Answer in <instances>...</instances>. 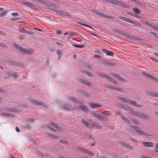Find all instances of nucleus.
<instances>
[{"label": "nucleus", "instance_id": "f257e3e1", "mask_svg": "<svg viewBox=\"0 0 158 158\" xmlns=\"http://www.w3.org/2000/svg\"><path fill=\"white\" fill-rule=\"evenodd\" d=\"M131 114H134V115L140 117L142 119H148L151 118V117L145 114L143 112L138 111H133L132 110Z\"/></svg>", "mask_w": 158, "mask_h": 158}, {"label": "nucleus", "instance_id": "f03ea898", "mask_svg": "<svg viewBox=\"0 0 158 158\" xmlns=\"http://www.w3.org/2000/svg\"><path fill=\"white\" fill-rule=\"evenodd\" d=\"M129 127L132 128V130H135L136 132L141 135H144L148 136H152L151 134L148 133L143 132L141 128L138 126L130 125L129 126Z\"/></svg>", "mask_w": 158, "mask_h": 158}, {"label": "nucleus", "instance_id": "7ed1b4c3", "mask_svg": "<svg viewBox=\"0 0 158 158\" xmlns=\"http://www.w3.org/2000/svg\"><path fill=\"white\" fill-rule=\"evenodd\" d=\"M14 47L21 52L28 55H30L33 52V50L32 49H26L23 48L19 45L16 44L14 45Z\"/></svg>", "mask_w": 158, "mask_h": 158}, {"label": "nucleus", "instance_id": "20e7f679", "mask_svg": "<svg viewBox=\"0 0 158 158\" xmlns=\"http://www.w3.org/2000/svg\"><path fill=\"white\" fill-rule=\"evenodd\" d=\"M30 102L32 104L35 106H41L44 107H48L47 105L43 102L36 99H31L30 100Z\"/></svg>", "mask_w": 158, "mask_h": 158}, {"label": "nucleus", "instance_id": "39448f33", "mask_svg": "<svg viewBox=\"0 0 158 158\" xmlns=\"http://www.w3.org/2000/svg\"><path fill=\"white\" fill-rule=\"evenodd\" d=\"M118 17L119 18H120V19H121L122 20H123L124 21L128 22L130 23H132L133 24H134L135 25L138 26H141V24H140V23H138L136 22L132 21L130 20L129 19L127 18L126 17H121L120 16H119Z\"/></svg>", "mask_w": 158, "mask_h": 158}, {"label": "nucleus", "instance_id": "423d86ee", "mask_svg": "<svg viewBox=\"0 0 158 158\" xmlns=\"http://www.w3.org/2000/svg\"><path fill=\"white\" fill-rule=\"evenodd\" d=\"M60 108L61 109L67 111H70L75 110L74 107H72L71 106L68 104H64L61 106Z\"/></svg>", "mask_w": 158, "mask_h": 158}, {"label": "nucleus", "instance_id": "0eeeda50", "mask_svg": "<svg viewBox=\"0 0 158 158\" xmlns=\"http://www.w3.org/2000/svg\"><path fill=\"white\" fill-rule=\"evenodd\" d=\"M92 11H94V13H96L97 15H101L104 18H106L109 19H113L114 18V17L113 16H111L109 15H106L104 14L101 13L100 12L98 11V10H93Z\"/></svg>", "mask_w": 158, "mask_h": 158}, {"label": "nucleus", "instance_id": "6e6552de", "mask_svg": "<svg viewBox=\"0 0 158 158\" xmlns=\"http://www.w3.org/2000/svg\"><path fill=\"white\" fill-rule=\"evenodd\" d=\"M118 143L119 144L124 146L129 150H132L134 149V147L133 146L130 145L129 143H125L124 141H120Z\"/></svg>", "mask_w": 158, "mask_h": 158}, {"label": "nucleus", "instance_id": "1a4fd4ad", "mask_svg": "<svg viewBox=\"0 0 158 158\" xmlns=\"http://www.w3.org/2000/svg\"><path fill=\"white\" fill-rule=\"evenodd\" d=\"M143 75H145L148 78L154 81L157 83H158V79L156 77L151 75L147 73L143 72Z\"/></svg>", "mask_w": 158, "mask_h": 158}, {"label": "nucleus", "instance_id": "9d476101", "mask_svg": "<svg viewBox=\"0 0 158 158\" xmlns=\"http://www.w3.org/2000/svg\"><path fill=\"white\" fill-rule=\"evenodd\" d=\"M111 74L113 77L116 78L118 79H119L121 81L125 82L126 81V80L125 79L122 77H121L120 75L119 74L114 73H112Z\"/></svg>", "mask_w": 158, "mask_h": 158}, {"label": "nucleus", "instance_id": "9b49d317", "mask_svg": "<svg viewBox=\"0 0 158 158\" xmlns=\"http://www.w3.org/2000/svg\"><path fill=\"white\" fill-rule=\"evenodd\" d=\"M32 1L37 2H40L41 4L45 5H51L52 3L49 2L42 0H31Z\"/></svg>", "mask_w": 158, "mask_h": 158}, {"label": "nucleus", "instance_id": "f8f14e48", "mask_svg": "<svg viewBox=\"0 0 158 158\" xmlns=\"http://www.w3.org/2000/svg\"><path fill=\"white\" fill-rule=\"evenodd\" d=\"M80 82L81 84H84L88 86L91 85L90 82L86 79H81L79 81Z\"/></svg>", "mask_w": 158, "mask_h": 158}, {"label": "nucleus", "instance_id": "ddd939ff", "mask_svg": "<svg viewBox=\"0 0 158 158\" xmlns=\"http://www.w3.org/2000/svg\"><path fill=\"white\" fill-rule=\"evenodd\" d=\"M80 150L82 151L83 153L87 154L89 155H91V156H92L94 154L91 151H90L87 149L81 148H80Z\"/></svg>", "mask_w": 158, "mask_h": 158}, {"label": "nucleus", "instance_id": "4468645a", "mask_svg": "<svg viewBox=\"0 0 158 158\" xmlns=\"http://www.w3.org/2000/svg\"><path fill=\"white\" fill-rule=\"evenodd\" d=\"M4 110H7L8 111L10 112H20V110L19 109H16L13 107L6 108L4 109Z\"/></svg>", "mask_w": 158, "mask_h": 158}, {"label": "nucleus", "instance_id": "2eb2a0df", "mask_svg": "<svg viewBox=\"0 0 158 158\" xmlns=\"http://www.w3.org/2000/svg\"><path fill=\"white\" fill-rule=\"evenodd\" d=\"M143 145L146 147H152L153 146V143L150 142H143L142 143Z\"/></svg>", "mask_w": 158, "mask_h": 158}, {"label": "nucleus", "instance_id": "dca6fc26", "mask_svg": "<svg viewBox=\"0 0 158 158\" xmlns=\"http://www.w3.org/2000/svg\"><path fill=\"white\" fill-rule=\"evenodd\" d=\"M20 32L22 33H24L26 34H28L31 35L34 34L33 32L28 31L25 26L23 27L22 31H21Z\"/></svg>", "mask_w": 158, "mask_h": 158}, {"label": "nucleus", "instance_id": "f3484780", "mask_svg": "<svg viewBox=\"0 0 158 158\" xmlns=\"http://www.w3.org/2000/svg\"><path fill=\"white\" fill-rule=\"evenodd\" d=\"M78 109L79 110H82L85 113H87L88 111L87 108L85 106L83 105H80L78 106Z\"/></svg>", "mask_w": 158, "mask_h": 158}, {"label": "nucleus", "instance_id": "a211bd4d", "mask_svg": "<svg viewBox=\"0 0 158 158\" xmlns=\"http://www.w3.org/2000/svg\"><path fill=\"white\" fill-rule=\"evenodd\" d=\"M23 4L27 6L30 7L32 9H35V10L37 9V6H35L34 5L30 3L27 2H24L23 3Z\"/></svg>", "mask_w": 158, "mask_h": 158}, {"label": "nucleus", "instance_id": "6ab92c4d", "mask_svg": "<svg viewBox=\"0 0 158 158\" xmlns=\"http://www.w3.org/2000/svg\"><path fill=\"white\" fill-rule=\"evenodd\" d=\"M50 125H52V126L56 128L57 130L59 131H62L63 130L62 128L59 125L55 122H52L50 123Z\"/></svg>", "mask_w": 158, "mask_h": 158}, {"label": "nucleus", "instance_id": "aec40b11", "mask_svg": "<svg viewBox=\"0 0 158 158\" xmlns=\"http://www.w3.org/2000/svg\"><path fill=\"white\" fill-rule=\"evenodd\" d=\"M120 106L121 108L125 110H128V111H130L131 112V111H132V109L125 104H121Z\"/></svg>", "mask_w": 158, "mask_h": 158}, {"label": "nucleus", "instance_id": "412c9836", "mask_svg": "<svg viewBox=\"0 0 158 158\" xmlns=\"http://www.w3.org/2000/svg\"><path fill=\"white\" fill-rule=\"evenodd\" d=\"M100 61L103 64L113 65L112 63L110 62L108 60H105L104 58H102V59L100 60Z\"/></svg>", "mask_w": 158, "mask_h": 158}, {"label": "nucleus", "instance_id": "4be33fe9", "mask_svg": "<svg viewBox=\"0 0 158 158\" xmlns=\"http://www.w3.org/2000/svg\"><path fill=\"white\" fill-rule=\"evenodd\" d=\"M81 122L86 127L89 128H91V126L90 124L88 122L84 120L83 119H82Z\"/></svg>", "mask_w": 158, "mask_h": 158}, {"label": "nucleus", "instance_id": "5701e85b", "mask_svg": "<svg viewBox=\"0 0 158 158\" xmlns=\"http://www.w3.org/2000/svg\"><path fill=\"white\" fill-rule=\"evenodd\" d=\"M66 99L68 100H71L73 102H74L75 103H80V102L79 101H77L75 98H74L73 97H71L69 96H68L66 97Z\"/></svg>", "mask_w": 158, "mask_h": 158}, {"label": "nucleus", "instance_id": "b1692460", "mask_svg": "<svg viewBox=\"0 0 158 158\" xmlns=\"http://www.w3.org/2000/svg\"><path fill=\"white\" fill-rule=\"evenodd\" d=\"M89 106L91 108H95L100 107L101 105L98 104L90 103H89Z\"/></svg>", "mask_w": 158, "mask_h": 158}, {"label": "nucleus", "instance_id": "393cba45", "mask_svg": "<svg viewBox=\"0 0 158 158\" xmlns=\"http://www.w3.org/2000/svg\"><path fill=\"white\" fill-rule=\"evenodd\" d=\"M145 24L147 25L149 27L151 28L155 29H157V27H156L154 25H152V24H151L150 23H149L148 22H145Z\"/></svg>", "mask_w": 158, "mask_h": 158}, {"label": "nucleus", "instance_id": "a878e982", "mask_svg": "<svg viewBox=\"0 0 158 158\" xmlns=\"http://www.w3.org/2000/svg\"><path fill=\"white\" fill-rule=\"evenodd\" d=\"M102 51L104 53H106V55L107 56H113L114 54L112 52L110 51H107L105 49H103Z\"/></svg>", "mask_w": 158, "mask_h": 158}, {"label": "nucleus", "instance_id": "bb28decb", "mask_svg": "<svg viewBox=\"0 0 158 158\" xmlns=\"http://www.w3.org/2000/svg\"><path fill=\"white\" fill-rule=\"evenodd\" d=\"M81 72L84 74L87 75L88 76H89L90 77H92L93 76V75L92 73L89 72L87 71L82 70L81 71Z\"/></svg>", "mask_w": 158, "mask_h": 158}, {"label": "nucleus", "instance_id": "cd10ccee", "mask_svg": "<svg viewBox=\"0 0 158 158\" xmlns=\"http://www.w3.org/2000/svg\"><path fill=\"white\" fill-rule=\"evenodd\" d=\"M128 38L134 40L139 41L141 40V39L135 35H130Z\"/></svg>", "mask_w": 158, "mask_h": 158}, {"label": "nucleus", "instance_id": "c85d7f7f", "mask_svg": "<svg viewBox=\"0 0 158 158\" xmlns=\"http://www.w3.org/2000/svg\"><path fill=\"white\" fill-rule=\"evenodd\" d=\"M98 76L101 77L102 78H108V75L106 74L105 73H98Z\"/></svg>", "mask_w": 158, "mask_h": 158}, {"label": "nucleus", "instance_id": "c756f323", "mask_svg": "<svg viewBox=\"0 0 158 158\" xmlns=\"http://www.w3.org/2000/svg\"><path fill=\"white\" fill-rule=\"evenodd\" d=\"M2 116L4 117H10L11 116H14V115L10 113H3L1 114Z\"/></svg>", "mask_w": 158, "mask_h": 158}, {"label": "nucleus", "instance_id": "7c9ffc66", "mask_svg": "<svg viewBox=\"0 0 158 158\" xmlns=\"http://www.w3.org/2000/svg\"><path fill=\"white\" fill-rule=\"evenodd\" d=\"M46 134L52 139H58L59 138L58 136H55L54 135L51 134L49 133H47Z\"/></svg>", "mask_w": 158, "mask_h": 158}, {"label": "nucleus", "instance_id": "2f4dec72", "mask_svg": "<svg viewBox=\"0 0 158 158\" xmlns=\"http://www.w3.org/2000/svg\"><path fill=\"white\" fill-rule=\"evenodd\" d=\"M99 120H102L103 121H106L107 120V118L106 116L100 114Z\"/></svg>", "mask_w": 158, "mask_h": 158}, {"label": "nucleus", "instance_id": "473e14b6", "mask_svg": "<svg viewBox=\"0 0 158 158\" xmlns=\"http://www.w3.org/2000/svg\"><path fill=\"white\" fill-rule=\"evenodd\" d=\"M119 33L121 35L126 36L127 37H129L130 34H128L127 33L125 32L124 31H119Z\"/></svg>", "mask_w": 158, "mask_h": 158}, {"label": "nucleus", "instance_id": "72a5a7b5", "mask_svg": "<svg viewBox=\"0 0 158 158\" xmlns=\"http://www.w3.org/2000/svg\"><path fill=\"white\" fill-rule=\"evenodd\" d=\"M108 81L110 82H111L114 83V84H117V82L115 81L113 79L110 77L108 76V78H106Z\"/></svg>", "mask_w": 158, "mask_h": 158}, {"label": "nucleus", "instance_id": "f704fd0d", "mask_svg": "<svg viewBox=\"0 0 158 158\" xmlns=\"http://www.w3.org/2000/svg\"><path fill=\"white\" fill-rule=\"evenodd\" d=\"M93 126L96 129H102V126L99 125L98 123H95L94 124Z\"/></svg>", "mask_w": 158, "mask_h": 158}, {"label": "nucleus", "instance_id": "c9c22d12", "mask_svg": "<svg viewBox=\"0 0 158 158\" xmlns=\"http://www.w3.org/2000/svg\"><path fill=\"white\" fill-rule=\"evenodd\" d=\"M19 75L20 74L18 73H13L11 74V76L15 78L18 77Z\"/></svg>", "mask_w": 158, "mask_h": 158}, {"label": "nucleus", "instance_id": "e433bc0d", "mask_svg": "<svg viewBox=\"0 0 158 158\" xmlns=\"http://www.w3.org/2000/svg\"><path fill=\"white\" fill-rule=\"evenodd\" d=\"M102 114L103 115L106 116H110L111 115V112L107 111H106L102 112Z\"/></svg>", "mask_w": 158, "mask_h": 158}, {"label": "nucleus", "instance_id": "4c0bfd02", "mask_svg": "<svg viewBox=\"0 0 158 158\" xmlns=\"http://www.w3.org/2000/svg\"><path fill=\"white\" fill-rule=\"evenodd\" d=\"M133 11L134 13L137 14H139L140 12V10L136 7L133 8Z\"/></svg>", "mask_w": 158, "mask_h": 158}, {"label": "nucleus", "instance_id": "58836bf2", "mask_svg": "<svg viewBox=\"0 0 158 158\" xmlns=\"http://www.w3.org/2000/svg\"><path fill=\"white\" fill-rule=\"evenodd\" d=\"M92 114L95 118L99 119L100 114H99L95 112L93 113Z\"/></svg>", "mask_w": 158, "mask_h": 158}, {"label": "nucleus", "instance_id": "ea45409f", "mask_svg": "<svg viewBox=\"0 0 158 158\" xmlns=\"http://www.w3.org/2000/svg\"><path fill=\"white\" fill-rule=\"evenodd\" d=\"M85 45L84 44L77 45L74 44L73 46L77 48H83Z\"/></svg>", "mask_w": 158, "mask_h": 158}, {"label": "nucleus", "instance_id": "a19ab883", "mask_svg": "<svg viewBox=\"0 0 158 158\" xmlns=\"http://www.w3.org/2000/svg\"><path fill=\"white\" fill-rule=\"evenodd\" d=\"M51 10H52V11H53L55 12H56V13H57V14H60V15H61V11H62V10H61L59 9L54 10V9H51Z\"/></svg>", "mask_w": 158, "mask_h": 158}, {"label": "nucleus", "instance_id": "79ce46f5", "mask_svg": "<svg viewBox=\"0 0 158 158\" xmlns=\"http://www.w3.org/2000/svg\"><path fill=\"white\" fill-rule=\"evenodd\" d=\"M151 96H154L158 97V93H150L149 94Z\"/></svg>", "mask_w": 158, "mask_h": 158}, {"label": "nucleus", "instance_id": "37998d69", "mask_svg": "<svg viewBox=\"0 0 158 158\" xmlns=\"http://www.w3.org/2000/svg\"><path fill=\"white\" fill-rule=\"evenodd\" d=\"M57 54L60 57L62 55V52L60 50H57L56 51Z\"/></svg>", "mask_w": 158, "mask_h": 158}, {"label": "nucleus", "instance_id": "c03bdc74", "mask_svg": "<svg viewBox=\"0 0 158 158\" xmlns=\"http://www.w3.org/2000/svg\"><path fill=\"white\" fill-rule=\"evenodd\" d=\"M130 140L131 141L135 142V143H138L139 142L136 139H135L131 137H130L129 138Z\"/></svg>", "mask_w": 158, "mask_h": 158}, {"label": "nucleus", "instance_id": "a18cd8bd", "mask_svg": "<svg viewBox=\"0 0 158 158\" xmlns=\"http://www.w3.org/2000/svg\"><path fill=\"white\" fill-rule=\"evenodd\" d=\"M8 12L7 11H4L0 13V17H2L3 16L6 15V13Z\"/></svg>", "mask_w": 158, "mask_h": 158}, {"label": "nucleus", "instance_id": "49530a36", "mask_svg": "<svg viewBox=\"0 0 158 158\" xmlns=\"http://www.w3.org/2000/svg\"><path fill=\"white\" fill-rule=\"evenodd\" d=\"M129 104L135 106H137V104L136 102L134 101H132L131 100Z\"/></svg>", "mask_w": 158, "mask_h": 158}, {"label": "nucleus", "instance_id": "de8ad7c7", "mask_svg": "<svg viewBox=\"0 0 158 158\" xmlns=\"http://www.w3.org/2000/svg\"><path fill=\"white\" fill-rule=\"evenodd\" d=\"M136 4L140 5L141 6H143V5L144 6H146V5L144 4L143 3L141 2L140 1L138 0V1H137V3Z\"/></svg>", "mask_w": 158, "mask_h": 158}, {"label": "nucleus", "instance_id": "09e8293b", "mask_svg": "<svg viewBox=\"0 0 158 158\" xmlns=\"http://www.w3.org/2000/svg\"><path fill=\"white\" fill-rule=\"evenodd\" d=\"M77 23H78L79 24H81V25H82L83 26H86V27H89V28H90L92 29V28L90 26L88 25L87 24H84L82 22H78Z\"/></svg>", "mask_w": 158, "mask_h": 158}, {"label": "nucleus", "instance_id": "8fccbe9b", "mask_svg": "<svg viewBox=\"0 0 158 158\" xmlns=\"http://www.w3.org/2000/svg\"><path fill=\"white\" fill-rule=\"evenodd\" d=\"M0 46L6 48L7 46L6 44L0 42Z\"/></svg>", "mask_w": 158, "mask_h": 158}, {"label": "nucleus", "instance_id": "3c124183", "mask_svg": "<svg viewBox=\"0 0 158 158\" xmlns=\"http://www.w3.org/2000/svg\"><path fill=\"white\" fill-rule=\"evenodd\" d=\"M61 15L65 16H69V14L64 12V11H62L61 13Z\"/></svg>", "mask_w": 158, "mask_h": 158}, {"label": "nucleus", "instance_id": "603ef678", "mask_svg": "<svg viewBox=\"0 0 158 158\" xmlns=\"http://www.w3.org/2000/svg\"><path fill=\"white\" fill-rule=\"evenodd\" d=\"M131 121L134 124H136V125H139V122L138 121L135 120V119H132L131 120Z\"/></svg>", "mask_w": 158, "mask_h": 158}, {"label": "nucleus", "instance_id": "864d4df0", "mask_svg": "<svg viewBox=\"0 0 158 158\" xmlns=\"http://www.w3.org/2000/svg\"><path fill=\"white\" fill-rule=\"evenodd\" d=\"M107 86L109 88L112 89H113L115 90V89H116V87H114L113 85H107Z\"/></svg>", "mask_w": 158, "mask_h": 158}, {"label": "nucleus", "instance_id": "5fc2aeb1", "mask_svg": "<svg viewBox=\"0 0 158 158\" xmlns=\"http://www.w3.org/2000/svg\"><path fill=\"white\" fill-rule=\"evenodd\" d=\"M124 3L122 2L118 1V3H117V5H118L120 6H124Z\"/></svg>", "mask_w": 158, "mask_h": 158}, {"label": "nucleus", "instance_id": "6e6d98bb", "mask_svg": "<svg viewBox=\"0 0 158 158\" xmlns=\"http://www.w3.org/2000/svg\"><path fill=\"white\" fill-rule=\"evenodd\" d=\"M82 93L85 95L86 96L88 97L89 96V94L87 91H84L82 92Z\"/></svg>", "mask_w": 158, "mask_h": 158}, {"label": "nucleus", "instance_id": "4d7b16f0", "mask_svg": "<svg viewBox=\"0 0 158 158\" xmlns=\"http://www.w3.org/2000/svg\"><path fill=\"white\" fill-rule=\"evenodd\" d=\"M47 127L51 131H52L54 132L56 131V130L55 129L52 128V127H50L49 126H47Z\"/></svg>", "mask_w": 158, "mask_h": 158}, {"label": "nucleus", "instance_id": "13d9d810", "mask_svg": "<svg viewBox=\"0 0 158 158\" xmlns=\"http://www.w3.org/2000/svg\"><path fill=\"white\" fill-rule=\"evenodd\" d=\"M115 113L118 116H119L121 117V118L122 119V117H124L121 114V113L120 112H119V111L116 112Z\"/></svg>", "mask_w": 158, "mask_h": 158}, {"label": "nucleus", "instance_id": "bf43d9fd", "mask_svg": "<svg viewBox=\"0 0 158 158\" xmlns=\"http://www.w3.org/2000/svg\"><path fill=\"white\" fill-rule=\"evenodd\" d=\"M91 134H87L86 135V137L88 139H90L91 138Z\"/></svg>", "mask_w": 158, "mask_h": 158}, {"label": "nucleus", "instance_id": "052dcab7", "mask_svg": "<svg viewBox=\"0 0 158 158\" xmlns=\"http://www.w3.org/2000/svg\"><path fill=\"white\" fill-rule=\"evenodd\" d=\"M139 18H138V19H139V20H140L141 21H142L143 22H145V18H143L142 17L140 16H139Z\"/></svg>", "mask_w": 158, "mask_h": 158}, {"label": "nucleus", "instance_id": "680f3d73", "mask_svg": "<svg viewBox=\"0 0 158 158\" xmlns=\"http://www.w3.org/2000/svg\"><path fill=\"white\" fill-rule=\"evenodd\" d=\"M24 127L27 128L28 129H30L31 128V126L30 124H27L24 126Z\"/></svg>", "mask_w": 158, "mask_h": 158}, {"label": "nucleus", "instance_id": "e2e57ef3", "mask_svg": "<svg viewBox=\"0 0 158 158\" xmlns=\"http://www.w3.org/2000/svg\"><path fill=\"white\" fill-rule=\"evenodd\" d=\"M59 141L60 143H61L63 144H66L67 143V141L65 140H59Z\"/></svg>", "mask_w": 158, "mask_h": 158}, {"label": "nucleus", "instance_id": "0e129e2a", "mask_svg": "<svg viewBox=\"0 0 158 158\" xmlns=\"http://www.w3.org/2000/svg\"><path fill=\"white\" fill-rule=\"evenodd\" d=\"M34 121V119L32 118H28L27 120L28 122L30 123H33Z\"/></svg>", "mask_w": 158, "mask_h": 158}, {"label": "nucleus", "instance_id": "69168bd1", "mask_svg": "<svg viewBox=\"0 0 158 158\" xmlns=\"http://www.w3.org/2000/svg\"><path fill=\"white\" fill-rule=\"evenodd\" d=\"M94 58H97V59H102V58L99 55H94Z\"/></svg>", "mask_w": 158, "mask_h": 158}, {"label": "nucleus", "instance_id": "338daca9", "mask_svg": "<svg viewBox=\"0 0 158 158\" xmlns=\"http://www.w3.org/2000/svg\"><path fill=\"white\" fill-rule=\"evenodd\" d=\"M122 119L126 123H127L128 120H129L128 119L124 117H122Z\"/></svg>", "mask_w": 158, "mask_h": 158}, {"label": "nucleus", "instance_id": "774afa93", "mask_svg": "<svg viewBox=\"0 0 158 158\" xmlns=\"http://www.w3.org/2000/svg\"><path fill=\"white\" fill-rule=\"evenodd\" d=\"M119 99L122 102H125V99L123 98H122L121 97H119Z\"/></svg>", "mask_w": 158, "mask_h": 158}]
</instances>
